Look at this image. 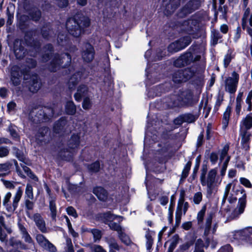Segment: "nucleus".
<instances>
[{
  "label": "nucleus",
  "mask_w": 252,
  "mask_h": 252,
  "mask_svg": "<svg viewBox=\"0 0 252 252\" xmlns=\"http://www.w3.org/2000/svg\"><path fill=\"white\" fill-rule=\"evenodd\" d=\"M90 24V20L87 17L82 14H77L73 17L67 20L66 28L71 35L78 37L84 32L85 29L88 27Z\"/></svg>",
  "instance_id": "f257e3e1"
},
{
  "label": "nucleus",
  "mask_w": 252,
  "mask_h": 252,
  "mask_svg": "<svg viewBox=\"0 0 252 252\" xmlns=\"http://www.w3.org/2000/svg\"><path fill=\"white\" fill-rule=\"evenodd\" d=\"M208 168L206 164H203L201 169L200 180L202 186H206V197L212 196L216 187L218 186V178L217 168L211 169L207 173Z\"/></svg>",
  "instance_id": "f03ea898"
},
{
  "label": "nucleus",
  "mask_w": 252,
  "mask_h": 252,
  "mask_svg": "<svg viewBox=\"0 0 252 252\" xmlns=\"http://www.w3.org/2000/svg\"><path fill=\"white\" fill-rule=\"evenodd\" d=\"M62 107L59 106V109L44 107L41 108L32 109L30 113V120L35 124L49 121L55 115H59L61 112Z\"/></svg>",
  "instance_id": "7ed1b4c3"
},
{
  "label": "nucleus",
  "mask_w": 252,
  "mask_h": 252,
  "mask_svg": "<svg viewBox=\"0 0 252 252\" xmlns=\"http://www.w3.org/2000/svg\"><path fill=\"white\" fill-rule=\"evenodd\" d=\"M193 96V94L190 90L180 91L178 94L171 96L172 106L174 107L191 106L196 103Z\"/></svg>",
  "instance_id": "20e7f679"
},
{
  "label": "nucleus",
  "mask_w": 252,
  "mask_h": 252,
  "mask_svg": "<svg viewBox=\"0 0 252 252\" xmlns=\"http://www.w3.org/2000/svg\"><path fill=\"white\" fill-rule=\"evenodd\" d=\"M196 74L195 67H189L174 71L172 75V79L175 84H180L187 82L195 76Z\"/></svg>",
  "instance_id": "39448f33"
},
{
  "label": "nucleus",
  "mask_w": 252,
  "mask_h": 252,
  "mask_svg": "<svg viewBox=\"0 0 252 252\" xmlns=\"http://www.w3.org/2000/svg\"><path fill=\"white\" fill-rule=\"evenodd\" d=\"M71 61V56L68 53L55 54L49 66V69L52 72H55L61 67H67L70 65Z\"/></svg>",
  "instance_id": "423d86ee"
},
{
  "label": "nucleus",
  "mask_w": 252,
  "mask_h": 252,
  "mask_svg": "<svg viewBox=\"0 0 252 252\" xmlns=\"http://www.w3.org/2000/svg\"><path fill=\"white\" fill-rule=\"evenodd\" d=\"M80 136L78 134H73L68 141L66 149H61L59 156L63 160L69 161L72 159L73 153L79 148Z\"/></svg>",
  "instance_id": "0eeeda50"
},
{
  "label": "nucleus",
  "mask_w": 252,
  "mask_h": 252,
  "mask_svg": "<svg viewBox=\"0 0 252 252\" xmlns=\"http://www.w3.org/2000/svg\"><path fill=\"white\" fill-rule=\"evenodd\" d=\"M214 216V213L210 212L207 214L205 219V222L204 225L203 239L205 243L203 242V248L206 249L211 245L212 248H215L217 244V242L214 239L213 234H211V223Z\"/></svg>",
  "instance_id": "6e6552de"
},
{
  "label": "nucleus",
  "mask_w": 252,
  "mask_h": 252,
  "mask_svg": "<svg viewBox=\"0 0 252 252\" xmlns=\"http://www.w3.org/2000/svg\"><path fill=\"white\" fill-rule=\"evenodd\" d=\"M23 194V190L21 187H19L13 198L12 202H10V198L12 194L8 192L3 197L2 204L6 210L9 212H13L17 208L18 203L20 201Z\"/></svg>",
  "instance_id": "1a4fd4ad"
},
{
  "label": "nucleus",
  "mask_w": 252,
  "mask_h": 252,
  "mask_svg": "<svg viewBox=\"0 0 252 252\" xmlns=\"http://www.w3.org/2000/svg\"><path fill=\"white\" fill-rule=\"evenodd\" d=\"M252 127V117L247 115L240 123V135L241 136V143L244 146L249 141L251 134L249 130Z\"/></svg>",
  "instance_id": "9d476101"
},
{
  "label": "nucleus",
  "mask_w": 252,
  "mask_h": 252,
  "mask_svg": "<svg viewBox=\"0 0 252 252\" xmlns=\"http://www.w3.org/2000/svg\"><path fill=\"white\" fill-rule=\"evenodd\" d=\"M200 58V55H197L194 58L190 52H187L176 59L174 62L173 65L176 67H182L195 61H199Z\"/></svg>",
  "instance_id": "9b49d317"
},
{
  "label": "nucleus",
  "mask_w": 252,
  "mask_h": 252,
  "mask_svg": "<svg viewBox=\"0 0 252 252\" xmlns=\"http://www.w3.org/2000/svg\"><path fill=\"white\" fill-rule=\"evenodd\" d=\"M239 80V75L236 71H233L230 76L224 80L225 91L230 94H234L237 90Z\"/></svg>",
  "instance_id": "f8f14e48"
},
{
  "label": "nucleus",
  "mask_w": 252,
  "mask_h": 252,
  "mask_svg": "<svg viewBox=\"0 0 252 252\" xmlns=\"http://www.w3.org/2000/svg\"><path fill=\"white\" fill-rule=\"evenodd\" d=\"M240 192L243 194L242 196L239 199L238 205L236 208L233 211L231 215L228 218L229 220H234L237 218L240 215L242 214L245 210L246 206V198L247 195L245 193L244 189H242L240 190Z\"/></svg>",
  "instance_id": "ddd939ff"
},
{
  "label": "nucleus",
  "mask_w": 252,
  "mask_h": 252,
  "mask_svg": "<svg viewBox=\"0 0 252 252\" xmlns=\"http://www.w3.org/2000/svg\"><path fill=\"white\" fill-rule=\"evenodd\" d=\"M191 41L190 36H186L171 43L168 47L170 52H177L188 46Z\"/></svg>",
  "instance_id": "4468645a"
},
{
  "label": "nucleus",
  "mask_w": 252,
  "mask_h": 252,
  "mask_svg": "<svg viewBox=\"0 0 252 252\" xmlns=\"http://www.w3.org/2000/svg\"><path fill=\"white\" fill-rule=\"evenodd\" d=\"M185 0H177L176 1L163 0L160 9L166 16L171 15Z\"/></svg>",
  "instance_id": "2eb2a0df"
},
{
  "label": "nucleus",
  "mask_w": 252,
  "mask_h": 252,
  "mask_svg": "<svg viewBox=\"0 0 252 252\" xmlns=\"http://www.w3.org/2000/svg\"><path fill=\"white\" fill-rule=\"evenodd\" d=\"M200 6V0H190L178 13L180 17H184L197 9Z\"/></svg>",
  "instance_id": "dca6fc26"
},
{
  "label": "nucleus",
  "mask_w": 252,
  "mask_h": 252,
  "mask_svg": "<svg viewBox=\"0 0 252 252\" xmlns=\"http://www.w3.org/2000/svg\"><path fill=\"white\" fill-rule=\"evenodd\" d=\"M35 239L40 247L44 250L49 252H56L57 249L55 246L46 239L43 235L38 234L36 235Z\"/></svg>",
  "instance_id": "f3484780"
},
{
  "label": "nucleus",
  "mask_w": 252,
  "mask_h": 252,
  "mask_svg": "<svg viewBox=\"0 0 252 252\" xmlns=\"http://www.w3.org/2000/svg\"><path fill=\"white\" fill-rule=\"evenodd\" d=\"M94 50L93 46L89 43H85L82 47V58L87 63L92 62L94 59Z\"/></svg>",
  "instance_id": "a211bd4d"
},
{
  "label": "nucleus",
  "mask_w": 252,
  "mask_h": 252,
  "mask_svg": "<svg viewBox=\"0 0 252 252\" xmlns=\"http://www.w3.org/2000/svg\"><path fill=\"white\" fill-rule=\"evenodd\" d=\"M13 50L17 59H22L26 56L27 50L24 47V43L22 40L16 39L13 45Z\"/></svg>",
  "instance_id": "6ab92c4d"
},
{
  "label": "nucleus",
  "mask_w": 252,
  "mask_h": 252,
  "mask_svg": "<svg viewBox=\"0 0 252 252\" xmlns=\"http://www.w3.org/2000/svg\"><path fill=\"white\" fill-rule=\"evenodd\" d=\"M10 83L13 86H18L22 81V72L20 68L17 65L11 67L10 72Z\"/></svg>",
  "instance_id": "aec40b11"
},
{
  "label": "nucleus",
  "mask_w": 252,
  "mask_h": 252,
  "mask_svg": "<svg viewBox=\"0 0 252 252\" xmlns=\"http://www.w3.org/2000/svg\"><path fill=\"white\" fill-rule=\"evenodd\" d=\"M49 130L47 127L40 128L35 135L37 142L40 145L47 144L49 141Z\"/></svg>",
  "instance_id": "412c9836"
},
{
  "label": "nucleus",
  "mask_w": 252,
  "mask_h": 252,
  "mask_svg": "<svg viewBox=\"0 0 252 252\" xmlns=\"http://www.w3.org/2000/svg\"><path fill=\"white\" fill-rule=\"evenodd\" d=\"M0 241L7 245L8 242L7 233L11 234L12 230L10 227L5 224L3 217L0 218Z\"/></svg>",
  "instance_id": "4be33fe9"
},
{
  "label": "nucleus",
  "mask_w": 252,
  "mask_h": 252,
  "mask_svg": "<svg viewBox=\"0 0 252 252\" xmlns=\"http://www.w3.org/2000/svg\"><path fill=\"white\" fill-rule=\"evenodd\" d=\"M28 85L30 91L34 93H36L41 88L42 83L37 75H32L30 77Z\"/></svg>",
  "instance_id": "5701e85b"
},
{
  "label": "nucleus",
  "mask_w": 252,
  "mask_h": 252,
  "mask_svg": "<svg viewBox=\"0 0 252 252\" xmlns=\"http://www.w3.org/2000/svg\"><path fill=\"white\" fill-rule=\"evenodd\" d=\"M67 120L64 118H61L58 121L54 124L53 130L54 132L60 134H63L64 132H68L67 130Z\"/></svg>",
  "instance_id": "b1692460"
},
{
  "label": "nucleus",
  "mask_w": 252,
  "mask_h": 252,
  "mask_svg": "<svg viewBox=\"0 0 252 252\" xmlns=\"http://www.w3.org/2000/svg\"><path fill=\"white\" fill-rule=\"evenodd\" d=\"M235 237L242 240H246L250 243H252V228H248L238 231L235 235Z\"/></svg>",
  "instance_id": "393cba45"
},
{
  "label": "nucleus",
  "mask_w": 252,
  "mask_h": 252,
  "mask_svg": "<svg viewBox=\"0 0 252 252\" xmlns=\"http://www.w3.org/2000/svg\"><path fill=\"white\" fill-rule=\"evenodd\" d=\"M197 22L196 20L189 19L183 22L181 25V30L191 34L194 32Z\"/></svg>",
  "instance_id": "a878e982"
},
{
  "label": "nucleus",
  "mask_w": 252,
  "mask_h": 252,
  "mask_svg": "<svg viewBox=\"0 0 252 252\" xmlns=\"http://www.w3.org/2000/svg\"><path fill=\"white\" fill-rule=\"evenodd\" d=\"M31 219L33 220L37 228L42 233H46L47 232L45 221L39 214L36 213L34 214Z\"/></svg>",
  "instance_id": "bb28decb"
},
{
  "label": "nucleus",
  "mask_w": 252,
  "mask_h": 252,
  "mask_svg": "<svg viewBox=\"0 0 252 252\" xmlns=\"http://www.w3.org/2000/svg\"><path fill=\"white\" fill-rule=\"evenodd\" d=\"M43 37L47 40L54 39L55 33L51 28L50 24H46L41 29V31Z\"/></svg>",
  "instance_id": "cd10ccee"
},
{
  "label": "nucleus",
  "mask_w": 252,
  "mask_h": 252,
  "mask_svg": "<svg viewBox=\"0 0 252 252\" xmlns=\"http://www.w3.org/2000/svg\"><path fill=\"white\" fill-rule=\"evenodd\" d=\"M54 51L53 46L51 44H48L45 45L42 51V61L43 62H47L50 58V56L53 54Z\"/></svg>",
  "instance_id": "c85d7f7f"
},
{
  "label": "nucleus",
  "mask_w": 252,
  "mask_h": 252,
  "mask_svg": "<svg viewBox=\"0 0 252 252\" xmlns=\"http://www.w3.org/2000/svg\"><path fill=\"white\" fill-rule=\"evenodd\" d=\"M105 242L108 245L109 250H114L119 251L122 246H120L117 243L115 238L112 236L106 237L104 238Z\"/></svg>",
  "instance_id": "c756f323"
},
{
  "label": "nucleus",
  "mask_w": 252,
  "mask_h": 252,
  "mask_svg": "<svg viewBox=\"0 0 252 252\" xmlns=\"http://www.w3.org/2000/svg\"><path fill=\"white\" fill-rule=\"evenodd\" d=\"M242 20V26L244 29L246 27L248 22L249 23L250 26L252 27V14L250 13V9L249 8L246 9Z\"/></svg>",
  "instance_id": "7c9ffc66"
},
{
  "label": "nucleus",
  "mask_w": 252,
  "mask_h": 252,
  "mask_svg": "<svg viewBox=\"0 0 252 252\" xmlns=\"http://www.w3.org/2000/svg\"><path fill=\"white\" fill-rule=\"evenodd\" d=\"M94 193L101 201H105L107 198V191L100 187H96L93 189Z\"/></svg>",
  "instance_id": "2f4dec72"
},
{
  "label": "nucleus",
  "mask_w": 252,
  "mask_h": 252,
  "mask_svg": "<svg viewBox=\"0 0 252 252\" xmlns=\"http://www.w3.org/2000/svg\"><path fill=\"white\" fill-rule=\"evenodd\" d=\"M88 91V89L87 86L85 85L79 86L77 92L74 95L75 99L77 101H80L82 97L87 94Z\"/></svg>",
  "instance_id": "473e14b6"
},
{
  "label": "nucleus",
  "mask_w": 252,
  "mask_h": 252,
  "mask_svg": "<svg viewBox=\"0 0 252 252\" xmlns=\"http://www.w3.org/2000/svg\"><path fill=\"white\" fill-rule=\"evenodd\" d=\"M55 201V197H51V199L49 201V209L51 218L52 220L55 221L56 220L57 213Z\"/></svg>",
  "instance_id": "72a5a7b5"
},
{
  "label": "nucleus",
  "mask_w": 252,
  "mask_h": 252,
  "mask_svg": "<svg viewBox=\"0 0 252 252\" xmlns=\"http://www.w3.org/2000/svg\"><path fill=\"white\" fill-rule=\"evenodd\" d=\"M80 77L79 74H74L69 79L67 85L68 89L70 90H74L77 85Z\"/></svg>",
  "instance_id": "f704fd0d"
},
{
  "label": "nucleus",
  "mask_w": 252,
  "mask_h": 252,
  "mask_svg": "<svg viewBox=\"0 0 252 252\" xmlns=\"http://www.w3.org/2000/svg\"><path fill=\"white\" fill-rule=\"evenodd\" d=\"M65 111L67 114L74 115L76 112V106L72 101H68L65 105Z\"/></svg>",
  "instance_id": "c9c22d12"
},
{
  "label": "nucleus",
  "mask_w": 252,
  "mask_h": 252,
  "mask_svg": "<svg viewBox=\"0 0 252 252\" xmlns=\"http://www.w3.org/2000/svg\"><path fill=\"white\" fill-rule=\"evenodd\" d=\"M69 41L66 34L61 32L59 33L57 38V43L59 45L64 47L69 44Z\"/></svg>",
  "instance_id": "e433bc0d"
},
{
  "label": "nucleus",
  "mask_w": 252,
  "mask_h": 252,
  "mask_svg": "<svg viewBox=\"0 0 252 252\" xmlns=\"http://www.w3.org/2000/svg\"><path fill=\"white\" fill-rule=\"evenodd\" d=\"M11 166L12 164L9 162L0 164V177L7 175L9 172Z\"/></svg>",
  "instance_id": "4c0bfd02"
},
{
  "label": "nucleus",
  "mask_w": 252,
  "mask_h": 252,
  "mask_svg": "<svg viewBox=\"0 0 252 252\" xmlns=\"http://www.w3.org/2000/svg\"><path fill=\"white\" fill-rule=\"evenodd\" d=\"M231 109L229 106H228L226 108L225 112L223 115L222 118V125L223 127L225 128L228 124L229 118L231 114Z\"/></svg>",
  "instance_id": "58836bf2"
},
{
  "label": "nucleus",
  "mask_w": 252,
  "mask_h": 252,
  "mask_svg": "<svg viewBox=\"0 0 252 252\" xmlns=\"http://www.w3.org/2000/svg\"><path fill=\"white\" fill-rule=\"evenodd\" d=\"M196 120L194 115L191 114H185L182 116V120L180 122H176L177 124H182L183 122L192 123Z\"/></svg>",
  "instance_id": "ea45409f"
},
{
  "label": "nucleus",
  "mask_w": 252,
  "mask_h": 252,
  "mask_svg": "<svg viewBox=\"0 0 252 252\" xmlns=\"http://www.w3.org/2000/svg\"><path fill=\"white\" fill-rule=\"evenodd\" d=\"M24 171L27 174V176L34 182H38L39 180L38 177L32 171L31 169L28 167L23 165L21 164Z\"/></svg>",
  "instance_id": "a19ab883"
},
{
  "label": "nucleus",
  "mask_w": 252,
  "mask_h": 252,
  "mask_svg": "<svg viewBox=\"0 0 252 252\" xmlns=\"http://www.w3.org/2000/svg\"><path fill=\"white\" fill-rule=\"evenodd\" d=\"M191 166V161H189L185 165L181 174L180 181H183L188 177Z\"/></svg>",
  "instance_id": "79ce46f5"
},
{
  "label": "nucleus",
  "mask_w": 252,
  "mask_h": 252,
  "mask_svg": "<svg viewBox=\"0 0 252 252\" xmlns=\"http://www.w3.org/2000/svg\"><path fill=\"white\" fill-rule=\"evenodd\" d=\"M24 199H33V188L30 184L26 185Z\"/></svg>",
  "instance_id": "37998d69"
},
{
  "label": "nucleus",
  "mask_w": 252,
  "mask_h": 252,
  "mask_svg": "<svg viewBox=\"0 0 252 252\" xmlns=\"http://www.w3.org/2000/svg\"><path fill=\"white\" fill-rule=\"evenodd\" d=\"M93 235L94 242H99L101 239L102 233V232L97 229H92L88 231Z\"/></svg>",
  "instance_id": "c03bdc74"
},
{
  "label": "nucleus",
  "mask_w": 252,
  "mask_h": 252,
  "mask_svg": "<svg viewBox=\"0 0 252 252\" xmlns=\"http://www.w3.org/2000/svg\"><path fill=\"white\" fill-rule=\"evenodd\" d=\"M211 38L213 45H215L218 43L219 40L222 38V35L218 31L213 29L211 32Z\"/></svg>",
  "instance_id": "a18cd8bd"
},
{
  "label": "nucleus",
  "mask_w": 252,
  "mask_h": 252,
  "mask_svg": "<svg viewBox=\"0 0 252 252\" xmlns=\"http://www.w3.org/2000/svg\"><path fill=\"white\" fill-rule=\"evenodd\" d=\"M206 211V206L205 205L202 207L201 209L197 213L196 219L198 224H200L203 223Z\"/></svg>",
  "instance_id": "49530a36"
},
{
  "label": "nucleus",
  "mask_w": 252,
  "mask_h": 252,
  "mask_svg": "<svg viewBox=\"0 0 252 252\" xmlns=\"http://www.w3.org/2000/svg\"><path fill=\"white\" fill-rule=\"evenodd\" d=\"M12 149L13 151V154L16 156V157L20 161L25 162L26 158L23 152L15 147H13Z\"/></svg>",
  "instance_id": "de8ad7c7"
},
{
  "label": "nucleus",
  "mask_w": 252,
  "mask_h": 252,
  "mask_svg": "<svg viewBox=\"0 0 252 252\" xmlns=\"http://www.w3.org/2000/svg\"><path fill=\"white\" fill-rule=\"evenodd\" d=\"M118 236L122 242L126 245L129 246L131 244V241L130 240V238L127 235L123 233L122 231L119 232L118 234Z\"/></svg>",
  "instance_id": "09e8293b"
},
{
  "label": "nucleus",
  "mask_w": 252,
  "mask_h": 252,
  "mask_svg": "<svg viewBox=\"0 0 252 252\" xmlns=\"http://www.w3.org/2000/svg\"><path fill=\"white\" fill-rule=\"evenodd\" d=\"M29 15L33 21L36 22L40 19L41 13L40 10L34 9L29 13Z\"/></svg>",
  "instance_id": "8fccbe9b"
},
{
  "label": "nucleus",
  "mask_w": 252,
  "mask_h": 252,
  "mask_svg": "<svg viewBox=\"0 0 252 252\" xmlns=\"http://www.w3.org/2000/svg\"><path fill=\"white\" fill-rule=\"evenodd\" d=\"M193 252H205L203 250V241L201 239H198L195 243L194 250Z\"/></svg>",
  "instance_id": "3c124183"
},
{
  "label": "nucleus",
  "mask_w": 252,
  "mask_h": 252,
  "mask_svg": "<svg viewBox=\"0 0 252 252\" xmlns=\"http://www.w3.org/2000/svg\"><path fill=\"white\" fill-rule=\"evenodd\" d=\"M88 247L92 252H107V251L100 245L88 244Z\"/></svg>",
  "instance_id": "603ef678"
},
{
  "label": "nucleus",
  "mask_w": 252,
  "mask_h": 252,
  "mask_svg": "<svg viewBox=\"0 0 252 252\" xmlns=\"http://www.w3.org/2000/svg\"><path fill=\"white\" fill-rule=\"evenodd\" d=\"M102 217L105 220L104 222L106 224H108V222H111L116 219V217L114 215L112 214L110 212L104 213Z\"/></svg>",
  "instance_id": "864d4df0"
},
{
  "label": "nucleus",
  "mask_w": 252,
  "mask_h": 252,
  "mask_svg": "<svg viewBox=\"0 0 252 252\" xmlns=\"http://www.w3.org/2000/svg\"><path fill=\"white\" fill-rule=\"evenodd\" d=\"M88 167L89 170L92 172H98L100 169V163L98 161H96L89 165Z\"/></svg>",
  "instance_id": "5fc2aeb1"
},
{
  "label": "nucleus",
  "mask_w": 252,
  "mask_h": 252,
  "mask_svg": "<svg viewBox=\"0 0 252 252\" xmlns=\"http://www.w3.org/2000/svg\"><path fill=\"white\" fill-rule=\"evenodd\" d=\"M146 238V248L147 250H150L153 244V239L149 232H147L145 235Z\"/></svg>",
  "instance_id": "6e6d98bb"
},
{
  "label": "nucleus",
  "mask_w": 252,
  "mask_h": 252,
  "mask_svg": "<svg viewBox=\"0 0 252 252\" xmlns=\"http://www.w3.org/2000/svg\"><path fill=\"white\" fill-rule=\"evenodd\" d=\"M10 149L7 146H0V158L6 157L9 154Z\"/></svg>",
  "instance_id": "4d7b16f0"
},
{
  "label": "nucleus",
  "mask_w": 252,
  "mask_h": 252,
  "mask_svg": "<svg viewBox=\"0 0 252 252\" xmlns=\"http://www.w3.org/2000/svg\"><path fill=\"white\" fill-rule=\"evenodd\" d=\"M8 131L11 136L15 139H19V136L17 132L15 126L10 125L8 127Z\"/></svg>",
  "instance_id": "13d9d810"
},
{
  "label": "nucleus",
  "mask_w": 252,
  "mask_h": 252,
  "mask_svg": "<svg viewBox=\"0 0 252 252\" xmlns=\"http://www.w3.org/2000/svg\"><path fill=\"white\" fill-rule=\"evenodd\" d=\"M108 225L111 229L117 231L118 234L122 231L121 226L116 222H110Z\"/></svg>",
  "instance_id": "bf43d9fd"
},
{
  "label": "nucleus",
  "mask_w": 252,
  "mask_h": 252,
  "mask_svg": "<svg viewBox=\"0 0 252 252\" xmlns=\"http://www.w3.org/2000/svg\"><path fill=\"white\" fill-rule=\"evenodd\" d=\"M31 199H25L24 204L26 209L28 211H31L33 210L34 203Z\"/></svg>",
  "instance_id": "052dcab7"
},
{
  "label": "nucleus",
  "mask_w": 252,
  "mask_h": 252,
  "mask_svg": "<svg viewBox=\"0 0 252 252\" xmlns=\"http://www.w3.org/2000/svg\"><path fill=\"white\" fill-rule=\"evenodd\" d=\"M92 106V102L89 97H85L82 103V107L85 110H89Z\"/></svg>",
  "instance_id": "680f3d73"
},
{
  "label": "nucleus",
  "mask_w": 252,
  "mask_h": 252,
  "mask_svg": "<svg viewBox=\"0 0 252 252\" xmlns=\"http://www.w3.org/2000/svg\"><path fill=\"white\" fill-rule=\"evenodd\" d=\"M229 148V147L228 144L224 145V146L223 147L220 155V161H222L224 158L227 156Z\"/></svg>",
  "instance_id": "e2e57ef3"
},
{
  "label": "nucleus",
  "mask_w": 252,
  "mask_h": 252,
  "mask_svg": "<svg viewBox=\"0 0 252 252\" xmlns=\"http://www.w3.org/2000/svg\"><path fill=\"white\" fill-rule=\"evenodd\" d=\"M202 200V194L201 192L195 193L193 197V200L195 204H199Z\"/></svg>",
  "instance_id": "0e129e2a"
},
{
  "label": "nucleus",
  "mask_w": 252,
  "mask_h": 252,
  "mask_svg": "<svg viewBox=\"0 0 252 252\" xmlns=\"http://www.w3.org/2000/svg\"><path fill=\"white\" fill-rule=\"evenodd\" d=\"M240 183L244 186L245 187L248 188H252V185L250 181L247 178L241 177L240 178Z\"/></svg>",
  "instance_id": "69168bd1"
},
{
  "label": "nucleus",
  "mask_w": 252,
  "mask_h": 252,
  "mask_svg": "<svg viewBox=\"0 0 252 252\" xmlns=\"http://www.w3.org/2000/svg\"><path fill=\"white\" fill-rule=\"evenodd\" d=\"M67 214L69 216L73 217L74 218H76L78 217L77 213L76 210L72 206L68 207L66 209Z\"/></svg>",
  "instance_id": "338daca9"
},
{
  "label": "nucleus",
  "mask_w": 252,
  "mask_h": 252,
  "mask_svg": "<svg viewBox=\"0 0 252 252\" xmlns=\"http://www.w3.org/2000/svg\"><path fill=\"white\" fill-rule=\"evenodd\" d=\"M230 159V157H227L225 161L223 163L221 170H220V175L223 176L225 175V171L226 170V168L228 165V162Z\"/></svg>",
  "instance_id": "774afa93"
}]
</instances>
